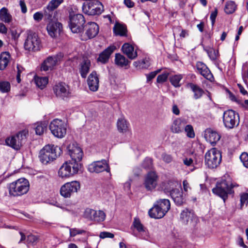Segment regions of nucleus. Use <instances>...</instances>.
Masks as SVG:
<instances>
[{
  "instance_id": "nucleus-48",
  "label": "nucleus",
  "mask_w": 248,
  "mask_h": 248,
  "mask_svg": "<svg viewBox=\"0 0 248 248\" xmlns=\"http://www.w3.org/2000/svg\"><path fill=\"white\" fill-rule=\"evenodd\" d=\"M10 90V84L7 81L0 82V91L2 93H7Z\"/></svg>"
},
{
  "instance_id": "nucleus-27",
  "label": "nucleus",
  "mask_w": 248,
  "mask_h": 248,
  "mask_svg": "<svg viewBox=\"0 0 248 248\" xmlns=\"http://www.w3.org/2000/svg\"><path fill=\"white\" fill-rule=\"evenodd\" d=\"M121 49L124 54L131 60H134L138 56L136 49H135L133 45L129 43H124L122 46Z\"/></svg>"
},
{
  "instance_id": "nucleus-22",
  "label": "nucleus",
  "mask_w": 248,
  "mask_h": 248,
  "mask_svg": "<svg viewBox=\"0 0 248 248\" xmlns=\"http://www.w3.org/2000/svg\"><path fill=\"white\" fill-rule=\"evenodd\" d=\"M197 72L207 80L212 81L214 80V77L210 69L207 65L202 62H198L196 64Z\"/></svg>"
},
{
  "instance_id": "nucleus-42",
  "label": "nucleus",
  "mask_w": 248,
  "mask_h": 248,
  "mask_svg": "<svg viewBox=\"0 0 248 248\" xmlns=\"http://www.w3.org/2000/svg\"><path fill=\"white\" fill-rule=\"evenodd\" d=\"M184 131L185 132L187 137L189 138H194L195 137V132L191 125L185 124Z\"/></svg>"
},
{
  "instance_id": "nucleus-7",
  "label": "nucleus",
  "mask_w": 248,
  "mask_h": 248,
  "mask_svg": "<svg viewBox=\"0 0 248 248\" xmlns=\"http://www.w3.org/2000/svg\"><path fill=\"white\" fill-rule=\"evenodd\" d=\"M24 47L26 50L31 51H37L41 49V40L36 33L31 31H27Z\"/></svg>"
},
{
  "instance_id": "nucleus-33",
  "label": "nucleus",
  "mask_w": 248,
  "mask_h": 248,
  "mask_svg": "<svg viewBox=\"0 0 248 248\" xmlns=\"http://www.w3.org/2000/svg\"><path fill=\"white\" fill-rule=\"evenodd\" d=\"M118 131L121 133H126L129 130L130 124L124 118H119L117 123Z\"/></svg>"
},
{
  "instance_id": "nucleus-28",
  "label": "nucleus",
  "mask_w": 248,
  "mask_h": 248,
  "mask_svg": "<svg viewBox=\"0 0 248 248\" xmlns=\"http://www.w3.org/2000/svg\"><path fill=\"white\" fill-rule=\"evenodd\" d=\"M116 48V46L114 45L109 46L100 54L97 58V61L102 63H106L108 61L110 56Z\"/></svg>"
},
{
  "instance_id": "nucleus-50",
  "label": "nucleus",
  "mask_w": 248,
  "mask_h": 248,
  "mask_svg": "<svg viewBox=\"0 0 248 248\" xmlns=\"http://www.w3.org/2000/svg\"><path fill=\"white\" fill-rule=\"evenodd\" d=\"M240 159L243 165L248 168V154L246 152L243 153L240 156Z\"/></svg>"
},
{
  "instance_id": "nucleus-55",
  "label": "nucleus",
  "mask_w": 248,
  "mask_h": 248,
  "mask_svg": "<svg viewBox=\"0 0 248 248\" xmlns=\"http://www.w3.org/2000/svg\"><path fill=\"white\" fill-rule=\"evenodd\" d=\"M99 236L101 238L104 239L106 238H113L114 234L109 232H100Z\"/></svg>"
},
{
  "instance_id": "nucleus-60",
  "label": "nucleus",
  "mask_w": 248,
  "mask_h": 248,
  "mask_svg": "<svg viewBox=\"0 0 248 248\" xmlns=\"http://www.w3.org/2000/svg\"><path fill=\"white\" fill-rule=\"evenodd\" d=\"M19 5L21 8V11L23 13L25 14L27 12V9L26 5L24 1L20 0L19 2Z\"/></svg>"
},
{
  "instance_id": "nucleus-57",
  "label": "nucleus",
  "mask_w": 248,
  "mask_h": 248,
  "mask_svg": "<svg viewBox=\"0 0 248 248\" xmlns=\"http://www.w3.org/2000/svg\"><path fill=\"white\" fill-rule=\"evenodd\" d=\"M162 158L164 162L167 163L171 162L172 160V156L170 155L166 154H163L162 155Z\"/></svg>"
},
{
  "instance_id": "nucleus-45",
  "label": "nucleus",
  "mask_w": 248,
  "mask_h": 248,
  "mask_svg": "<svg viewBox=\"0 0 248 248\" xmlns=\"http://www.w3.org/2000/svg\"><path fill=\"white\" fill-rule=\"evenodd\" d=\"M182 78V76L181 75H174L170 78V82L175 87L180 86L179 84L180 81Z\"/></svg>"
},
{
  "instance_id": "nucleus-17",
  "label": "nucleus",
  "mask_w": 248,
  "mask_h": 248,
  "mask_svg": "<svg viewBox=\"0 0 248 248\" xmlns=\"http://www.w3.org/2000/svg\"><path fill=\"white\" fill-rule=\"evenodd\" d=\"M88 170L90 172L99 173L103 171H110V168L107 161L105 159L101 161H94L88 166Z\"/></svg>"
},
{
  "instance_id": "nucleus-41",
  "label": "nucleus",
  "mask_w": 248,
  "mask_h": 248,
  "mask_svg": "<svg viewBox=\"0 0 248 248\" xmlns=\"http://www.w3.org/2000/svg\"><path fill=\"white\" fill-rule=\"evenodd\" d=\"M236 5L233 1H229L226 3L224 9L225 12L227 14L233 13L236 9Z\"/></svg>"
},
{
  "instance_id": "nucleus-64",
  "label": "nucleus",
  "mask_w": 248,
  "mask_h": 248,
  "mask_svg": "<svg viewBox=\"0 0 248 248\" xmlns=\"http://www.w3.org/2000/svg\"><path fill=\"white\" fill-rule=\"evenodd\" d=\"M184 164L187 166H190L193 163V160L190 158H186L183 160Z\"/></svg>"
},
{
  "instance_id": "nucleus-25",
  "label": "nucleus",
  "mask_w": 248,
  "mask_h": 248,
  "mask_svg": "<svg viewBox=\"0 0 248 248\" xmlns=\"http://www.w3.org/2000/svg\"><path fill=\"white\" fill-rule=\"evenodd\" d=\"M186 121L181 118H177L174 120L170 126V131L173 133L179 134L184 132L185 124Z\"/></svg>"
},
{
  "instance_id": "nucleus-36",
  "label": "nucleus",
  "mask_w": 248,
  "mask_h": 248,
  "mask_svg": "<svg viewBox=\"0 0 248 248\" xmlns=\"http://www.w3.org/2000/svg\"><path fill=\"white\" fill-rule=\"evenodd\" d=\"M133 65L137 69L148 68L150 66V59L145 58L141 60L135 61L133 62Z\"/></svg>"
},
{
  "instance_id": "nucleus-46",
  "label": "nucleus",
  "mask_w": 248,
  "mask_h": 248,
  "mask_svg": "<svg viewBox=\"0 0 248 248\" xmlns=\"http://www.w3.org/2000/svg\"><path fill=\"white\" fill-rule=\"evenodd\" d=\"M96 214H94V218L93 219V220L97 222H102L105 220L106 218V214L103 211L96 210Z\"/></svg>"
},
{
  "instance_id": "nucleus-34",
  "label": "nucleus",
  "mask_w": 248,
  "mask_h": 248,
  "mask_svg": "<svg viewBox=\"0 0 248 248\" xmlns=\"http://www.w3.org/2000/svg\"><path fill=\"white\" fill-rule=\"evenodd\" d=\"M114 61L115 63L120 67H126L130 62L124 55L120 53L115 54Z\"/></svg>"
},
{
  "instance_id": "nucleus-10",
  "label": "nucleus",
  "mask_w": 248,
  "mask_h": 248,
  "mask_svg": "<svg viewBox=\"0 0 248 248\" xmlns=\"http://www.w3.org/2000/svg\"><path fill=\"white\" fill-rule=\"evenodd\" d=\"M85 20L81 14H76L72 16L70 18L69 27L72 32L81 34L83 31V25Z\"/></svg>"
},
{
  "instance_id": "nucleus-30",
  "label": "nucleus",
  "mask_w": 248,
  "mask_h": 248,
  "mask_svg": "<svg viewBox=\"0 0 248 248\" xmlns=\"http://www.w3.org/2000/svg\"><path fill=\"white\" fill-rule=\"evenodd\" d=\"M91 67V62L87 59H84L79 64V73L82 78H86Z\"/></svg>"
},
{
  "instance_id": "nucleus-44",
  "label": "nucleus",
  "mask_w": 248,
  "mask_h": 248,
  "mask_svg": "<svg viewBox=\"0 0 248 248\" xmlns=\"http://www.w3.org/2000/svg\"><path fill=\"white\" fill-rule=\"evenodd\" d=\"M46 128V124L45 123H38L35 127V132L37 135H41Z\"/></svg>"
},
{
  "instance_id": "nucleus-12",
  "label": "nucleus",
  "mask_w": 248,
  "mask_h": 248,
  "mask_svg": "<svg viewBox=\"0 0 248 248\" xmlns=\"http://www.w3.org/2000/svg\"><path fill=\"white\" fill-rule=\"evenodd\" d=\"M103 5L99 1L85 2L82 5L84 13L90 16L100 15L103 12Z\"/></svg>"
},
{
  "instance_id": "nucleus-18",
  "label": "nucleus",
  "mask_w": 248,
  "mask_h": 248,
  "mask_svg": "<svg viewBox=\"0 0 248 248\" xmlns=\"http://www.w3.org/2000/svg\"><path fill=\"white\" fill-rule=\"evenodd\" d=\"M158 176L155 171H151L145 176L144 186L147 190L151 191L154 189L157 185Z\"/></svg>"
},
{
  "instance_id": "nucleus-9",
  "label": "nucleus",
  "mask_w": 248,
  "mask_h": 248,
  "mask_svg": "<svg viewBox=\"0 0 248 248\" xmlns=\"http://www.w3.org/2000/svg\"><path fill=\"white\" fill-rule=\"evenodd\" d=\"M51 133L56 137L62 138L66 133V125L63 121L59 119H54L49 124Z\"/></svg>"
},
{
  "instance_id": "nucleus-37",
  "label": "nucleus",
  "mask_w": 248,
  "mask_h": 248,
  "mask_svg": "<svg viewBox=\"0 0 248 248\" xmlns=\"http://www.w3.org/2000/svg\"><path fill=\"white\" fill-rule=\"evenodd\" d=\"M10 58V55L9 52H4L0 56V69L3 70L8 65Z\"/></svg>"
},
{
  "instance_id": "nucleus-23",
  "label": "nucleus",
  "mask_w": 248,
  "mask_h": 248,
  "mask_svg": "<svg viewBox=\"0 0 248 248\" xmlns=\"http://www.w3.org/2000/svg\"><path fill=\"white\" fill-rule=\"evenodd\" d=\"M62 28V24L58 22H50L46 26L48 34L53 38L59 36Z\"/></svg>"
},
{
  "instance_id": "nucleus-61",
  "label": "nucleus",
  "mask_w": 248,
  "mask_h": 248,
  "mask_svg": "<svg viewBox=\"0 0 248 248\" xmlns=\"http://www.w3.org/2000/svg\"><path fill=\"white\" fill-rule=\"evenodd\" d=\"M152 160L150 158H146L145 159L143 164V167L145 168H149L151 165Z\"/></svg>"
},
{
  "instance_id": "nucleus-59",
  "label": "nucleus",
  "mask_w": 248,
  "mask_h": 248,
  "mask_svg": "<svg viewBox=\"0 0 248 248\" xmlns=\"http://www.w3.org/2000/svg\"><path fill=\"white\" fill-rule=\"evenodd\" d=\"M64 209L65 210L69 211L73 214L76 210V206L75 204H72L70 205H67L66 207L64 208Z\"/></svg>"
},
{
  "instance_id": "nucleus-52",
  "label": "nucleus",
  "mask_w": 248,
  "mask_h": 248,
  "mask_svg": "<svg viewBox=\"0 0 248 248\" xmlns=\"http://www.w3.org/2000/svg\"><path fill=\"white\" fill-rule=\"evenodd\" d=\"M169 76V73L167 72L164 73L158 76L156 81L158 83H163L166 81Z\"/></svg>"
},
{
  "instance_id": "nucleus-54",
  "label": "nucleus",
  "mask_w": 248,
  "mask_h": 248,
  "mask_svg": "<svg viewBox=\"0 0 248 248\" xmlns=\"http://www.w3.org/2000/svg\"><path fill=\"white\" fill-rule=\"evenodd\" d=\"M44 14L41 12H37L34 14L33 18L36 22H40L43 18Z\"/></svg>"
},
{
  "instance_id": "nucleus-39",
  "label": "nucleus",
  "mask_w": 248,
  "mask_h": 248,
  "mask_svg": "<svg viewBox=\"0 0 248 248\" xmlns=\"http://www.w3.org/2000/svg\"><path fill=\"white\" fill-rule=\"evenodd\" d=\"M113 31L116 35L125 36L126 35V29L122 25L116 24L113 28Z\"/></svg>"
},
{
  "instance_id": "nucleus-21",
  "label": "nucleus",
  "mask_w": 248,
  "mask_h": 248,
  "mask_svg": "<svg viewBox=\"0 0 248 248\" xmlns=\"http://www.w3.org/2000/svg\"><path fill=\"white\" fill-rule=\"evenodd\" d=\"M204 138L207 141L215 146L221 138V135L216 130L207 128L204 131Z\"/></svg>"
},
{
  "instance_id": "nucleus-53",
  "label": "nucleus",
  "mask_w": 248,
  "mask_h": 248,
  "mask_svg": "<svg viewBox=\"0 0 248 248\" xmlns=\"http://www.w3.org/2000/svg\"><path fill=\"white\" fill-rule=\"evenodd\" d=\"M240 202H241V207H242V206L244 204H247L248 203V193H243L241 195Z\"/></svg>"
},
{
  "instance_id": "nucleus-51",
  "label": "nucleus",
  "mask_w": 248,
  "mask_h": 248,
  "mask_svg": "<svg viewBox=\"0 0 248 248\" xmlns=\"http://www.w3.org/2000/svg\"><path fill=\"white\" fill-rule=\"evenodd\" d=\"M17 69V75H16V80L18 83L21 81L20 76L21 74L24 71L25 69L22 66L17 64L16 66Z\"/></svg>"
},
{
  "instance_id": "nucleus-26",
  "label": "nucleus",
  "mask_w": 248,
  "mask_h": 248,
  "mask_svg": "<svg viewBox=\"0 0 248 248\" xmlns=\"http://www.w3.org/2000/svg\"><path fill=\"white\" fill-rule=\"evenodd\" d=\"M99 78L95 71L92 72L89 75L87 83L89 89L93 92H96L99 88Z\"/></svg>"
},
{
  "instance_id": "nucleus-40",
  "label": "nucleus",
  "mask_w": 248,
  "mask_h": 248,
  "mask_svg": "<svg viewBox=\"0 0 248 248\" xmlns=\"http://www.w3.org/2000/svg\"><path fill=\"white\" fill-rule=\"evenodd\" d=\"M132 226L139 232L140 233H146L144 226L139 218H134Z\"/></svg>"
},
{
  "instance_id": "nucleus-5",
  "label": "nucleus",
  "mask_w": 248,
  "mask_h": 248,
  "mask_svg": "<svg viewBox=\"0 0 248 248\" xmlns=\"http://www.w3.org/2000/svg\"><path fill=\"white\" fill-rule=\"evenodd\" d=\"M222 160L221 152L216 148L208 150L204 155L205 165L210 169L217 168Z\"/></svg>"
},
{
  "instance_id": "nucleus-6",
  "label": "nucleus",
  "mask_w": 248,
  "mask_h": 248,
  "mask_svg": "<svg viewBox=\"0 0 248 248\" xmlns=\"http://www.w3.org/2000/svg\"><path fill=\"white\" fill-rule=\"evenodd\" d=\"M238 185L235 183H232V182L222 180L220 182L217 183L216 187L213 188V192L221 197L224 201L228 198V194L232 192V189Z\"/></svg>"
},
{
  "instance_id": "nucleus-35",
  "label": "nucleus",
  "mask_w": 248,
  "mask_h": 248,
  "mask_svg": "<svg viewBox=\"0 0 248 248\" xmlns=\"http://www.w3.org/2000/svg\"><path fill=\"white\" fill-rule=\"evenodd\" d=\"M176 182L173 180H168L162 182L160 184V186L162 189L166 192H169L174 190V186H175Z\"/></svg>"
},
{
  "instance_id": "nucleus-29",
  "label": "nucleus",
  "mask_w": 248,
  "mask_h": 248,
  "mask_svg": "<svg viewBox=\"0 0 248 248\" xmlns=\"http://www.w3.org/2000/svg\"><path fill=\"white\" fill-rule=\"evenodd\" d=\"M170 194L176 205H181L184 203V199L182 190L175 188Z\"/></svg>"
},
{
  "instance_id": "nucleus-19",
  "label": "nucleus",
  "mask_w": 248,
  "mask_h": 248,
  "mask_svg": "<svg viewBox=\"0 0 248 248\" xmlns=\"http://www.w3.org/2000/svg\"><path fill=\"white\" fill-rule=\"evenodd\" d=\"M63 0H51L46 7L44 8V16L48 20H51L54 14V11L56 9L62 2Z\"/></svg>"
},
{
  "instance_id": "nucleus-20",
  "label": "nucleus",
  "mask_w": 248,
  "mask_h": 248,
  "mask_svg": "<svg viewBox=\"0 0 248 248\" xmlns=\"http://www.w3.org/2000/svg\"><path fill=\"white\" fill-rule=\"evenodd\" d=\"M53 91L57 97L64 99L70 94L68 87L64 83L60 82L53 87Z\"/></svg>"
},
{
  "instance_id": "nucleus-16",
  "label": "nucleus",
  "mask_w": 248,
  "mask_h": 248,
  "mask_svg": "<svg viewBox=\"0 0 248 248\" xmlns=\"http://www.w3.org/2000/svg\"><path fill=\"white\" fill-rule=\"evenodd\" d=\"M180 219L183 224L191 226H195L198 221L194 211L187 208L185 209L181 212Z\"/></svg>"
},
{
  "instance_id": "nucleus-4",
  "label": "nucleus",
  "mask_w": 248,
  "mask_h": 248,
  "mask_svg": "<svg viewBox=\"0 0 248 248\" xmlns=\"http://www.w3.org/2000/svg\"><path fill=\"white\" fill-rule=\"evenodd\" d=\"M81 167V163L72 162L71 161H65L60 168L58 175L62 179L69 178L78 173Z\"/></svg>"
},
{
  "instance_id": "nucleus-24",
  "label": "nucleus",
  "mask_w": 248,
  "mask_h": 248,
  "mask_svg": "<svg viewBox=\"0 0 248 248\" xmlns=\"http://www.w3.org/2000/svg\"><path fill=\"white\" fill-rule=\"evenodd\" d=\"M58 55L51 56L45 59L41 64V70L44 71H51L58 61Z\"/></svg>"
},
{
  "instance_id": "nucleus-58",
  "label": "nucleus",
  "mask_w": 248,
  "mask_h": 248,
  "mask_svg": "<svg viewBox=\"0 0 248 248\" xmlns=\"http://www.w3.org/2000/svg\"><path fill=\"white\" fill-rule=\"evenodd\" d=\"M37 240V237L33 235H29L27 236V241L29 243L33 244Z\"/></svg>"
},
{
  "instance_id": "nucleus-62",
  "label": "nucleus",
  "mask_w": 248,
  "mask_h": 248,
  "mask_svg": "<svg viewBox=\"0 0 248 248\" xmlns=\"http://www.w3.org/2000/svg\"><path fill=\"white\" fill-rule=\"evenodd\" d=\"M7 32V28L5 25L2 23H0V33L6 34Z\"/></svg>"
},
{
  "instance_id": "nucleus-63",
  "label": "nucleus",
  "mask_w": 248,
  "mask_h": 248,
  "mask_svg": "<svg viewBox=\"0 0 248 248\" xmlns=\"http://www.w3.org/2000/svg\"><path fill=\"white\" fill-rule=\"evenodd\" d=\"M217 16V11L216 10L214 12H212L210 15V19L212 21V24L213 25L215 23L216 18Z\"/></svg>"
},
{
  "instance_id": "nucleus-56",
  "label": "nucleus",
  "mask_w": 248,
  "mask_h": 248,
  "mask_svg": "<svg viewBox=\"0 0 248 248\" xmlns=\"http://www.w3.org/2000/svg\"><path fill=\"white\" fill-rule=\"evenodd\" d=\"M160 70H158L152 72L150 74L146 75L147 81H149L153 79L156 75L160 72Z\"/></svg>"
},
{
  "instance_id": "nucleus-8",
  "label": "nucleus",
  "mask_w": 248,
  "mask_h": 248,
  "mask_svg": "<svg viewBox=\"0 0 248 248\" xmlns=\"http://www.w3.org/2000/svg\"><path fill=\"white\" fill-rule=\"evenodd\" d=\"M239 115L235 111L229 109L225 111L223 115V122L227 129H232L239 124Z\"/></svg>"
},
{
  "instance_id": "nucleus-14",
  "label": "nucleus",
  "mask_w": 248,
  "mask_h": 248,
  "mask_svg": "<svg viewBox=\"0 0 248 248\" xmlns=\"http://www.w3.org/2000/svg\"><path fill=\"white\" fill-rule=\"evenodd\" d=\"M68 153L70 156L72 162H79L81 160L83 153L81 148L77 143H70L67 147Z\"/></svg>"
},
{
  "instance_id": "nucleus-15",
  "label": "nucleus",
  "mask_w": 248,
  "mask_h": 248,
  "mask_svg": "<svg viewBox=\"0 0 248 248\" xmlns=\"http://www.w3.org/2000/svg\"><path fill=\"white\" fill-rule=\"evenodd\" d=\"M25 131L20 132L16 135L7 138L6 144L15 150H18L22 145V141L26 139Z\"/></svg>"
},
{
  "instance_id": "nucleus-32",
  "label": "nucleus",
  "mask_w": 248,
  "mask_h": 248,
  "mask_svg": "<svg viewBox=\"0 0 248 248\" xmlns=\"http://www.w3.org/2000/svg\"><path fill=\"white\" fill-rule=\"evenodd\" d=\"M0 20L8 24L12 23L13 22L12 16L6 7H2L0 10Z\"/></svg>"
},
{
  "instance_id": "nucleus-47",
  "label": "nucleus",
  "mask_w": 248,
  "mask_h": 248,
  "mask_svg": "<svg viewBox=\"0 0 248 248\" xmlns=\"http://www.w3.org/2000/svg\"><path fill=\"white\" fill-rule=\"evenodd\" d=\"M94 214L96 213V210L90 208H87L84 212V217L88 219L93 220L94 218Z\"/></svg>"
},
{
  "instance_id": "nucleus-49",
  "label": "nucleus",
  "mask_w": 248,
  "mask_h": 248,
  "mask_svg": "<svg viewBox=\"0 0 248 248\" xmlns=\"http://www.w3.org/2000/svg\"><path fill=\"white\" fill-rule=\"evenodd\" d=\"M70 237H74L78 234H82L86 233V231L77 228L69 229Z\"/></svg>"
},
{
  "instance_id": "nucleus-38",
  "label": "nucleus",
  "mask_w": 248,
  "mask_h": 248,
  "mask_svg": "<svg viewBox=\"0 0 248 248\" xmlns=\"http://www.w3.org/2000/svg\"><path fill=\"white\" fill-rule=\"evenodd\" d=\"M34 80L36 86L41 89H44L47 84L48 82V78L46 77L35 76Z\"/></svg>"
},
{
  "instance_id": "nucleus-31",
  "label": "nucleus",
  "mask_w": 248,
  "mask_h": 248,
  "mask_svg": "<svg viewBox=\"0 0 248 248\" xmlns=\"http://www.w3.org/2000/svg\"><path fill=\"white\" fill-rule=\"evenodd\" d=\"M186 87L193 93V97L195 99H200L204 93V91L199 86L194 83H189L186 85Z\"/></svg>"
},
{
  "instance_id": "nucleus-1",
  "label": "nucleus",
  "mask_w": 248,
  "mask_h": 248,
  "mask_svg": "<svg viewBox=\"0 0 248 248\" xmlns=\"http://www.w3.org/2000/svg\"><path fill=\"white\" fill-rule=\"evenodd\" d=\"M7 187L10 196L20 197L26 194L29 191L30 183L27 179L20 178L8 184Z\"/></svg>"
},
{
  "instance_id": "nucleus-13",
  "label": "nucleus",
  "mask_w": 248,
  "mask_h": 248,
  "mask_svg": "<svg viewBox=\"0 0 248 248\" xmlns=\"http://www.w3.org/2000/svg\"><path fill=\"white\" fill-rule=\"evenodd\" d=\"M84 28L85 33L82 31L80 35L82 40L86 41L93 38L96 36L99 32V27L95 22H89Z\"/></svg>"
},
{
  "instance_id": "nucleus-43",
  "label": "nucleus",
  "mask_w": 248,
  "mask_h": 248,
  "mask_svg": "<svg viewBox=\"0 0 248 248\" xmlns=\"http://www.w3.org/2000/svg\"><path fill=\"white\" fill-rule=\"evenodd\" d=\"M210 59L213 61H216L218 57V51L213 48L205 49Z\"/></svg>"
},
{
  "instance_id": "nucleus-3",
  "label": "nucleus",
  "mask_w": 248,
  "mask_h": 248,
  "mask_svg": "<svg viewBox=\"0 0 248 248\" xmlns=\"http://www.w3.org/2000/svg\"><path fill=\"white\" fill-rule=\"evenodd\" d=\"M62 152L60 147L58 146L50 144L46 145L40 151V160L42 163L46 164L56 159L58 156L60 155Z\"/></svg>"
},
{
  "instance_id": "nucleus-2",
  "label": "nucleus",
  "mask_w": 248,
  "mask_h": 248,
  "mask_svg": "<svg viewBox=\"0 0 248 248\" xmlns=\"http://www.w3.org/2000/svg\"><path fill=\"white\" fill-rule=\"evenodd\" d=\"M170 208V203L169 200L166 199H159L156 201L148 214L150 217L154 218L163 217Z\"/></svg>"
},
{
  "instance_id": "nucleus-11",
  "label": "nucleus",
  "mask_w": 248,
  "mask_h": 248,
  "mask_svg": "<svg viewBox=\"0 0 248 248\" xmlns=\"http://www.w3.org/2000/svg\"><path fill=\"white\" fill-rule=\"evenodd\" d=\"M80 188V184L78 181L67 182L62 186L60 193L64 198H70L77 193Z\"/></svg>"
}]
</instances>
